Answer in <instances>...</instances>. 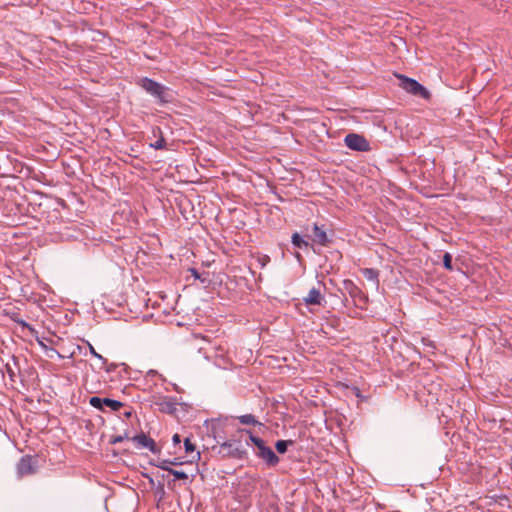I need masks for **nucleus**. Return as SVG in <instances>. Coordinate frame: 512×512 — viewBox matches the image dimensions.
I'll return each instance as SVG.
<instances>
[{"instance_id":"obj_5","label":"nucleus","mask_w":512,"mask_h":512,"mask_svg":"<svg viewBox=\"0 0 512 512\" xmlns=\"http://www.w3.org/2000/svg\"><path fill=\"white\" fill-rule=\"evenodd\" d=\"M344 143L349 149L353 151L368 152L371 150L369 141L363 135L360 134H347L344 138Z\"/></svg>"},{"instance_id":"obj_15","label":"nucleus","mask_w":512,"mask_h":512,"mask_svg":"<svg viewBox=\"0 0 512 512\" xmlns=\"http://www.w3.org/2000/svg\"><path fill=\"white\" fill-rule=\"evenodd\" d=\"M291 242L296 248L299 249L307 248L309 246L308 241L303 239L297 232L292 234Z\"/></svg>"},{"instance_id":"obj_31","label":"nucleus","mask_w":512,"mask_h":512,"mask_svg":"<svg viewBox=\"0 0 512 512\" xmlns=\"http://www.w3.org/2000/svg\"><path fill=\"white\" fill-rule=\"evenodd\" d=\"M156 132H158V133L162 134V133H161V130H160V128H159V127H156V128H154V129H153V134H154V136L156 135Z\"/></svg>"},{"instance_id":"obj_25","label":"nucleus","mask_w":512,"mask_h":512,"mask_svg":"<svg viewBox=\"0 0 512 512\" xmlns=\"http://www.w3.org/2000/svg\"><path fill=\"white\" fill-rule=\"evenodd\" d=\"M190 271H191V274L194 276V278L201 279L199 272L195 268H191Z\"/></svg>"},{"instance_id":"obj_2","label":"nucleus","mask_w":512,"mask_h":512,"mask_svg":"<svg viewBox=\"0 0 512 512\" xmlns=\"http://www.w3.org/2000/svg\"><path fill=\"white\" fill-rule=\"evenodd\" d=\"M240 432L248 434L249 440L256 447L255 455L262 459L268 467H275L279 463V457L275 454L271 447L265 444L263 439L254 435L250 430L244 429L240 430Z\"/></svg>"},{"instance_id":"obj_27","label":"nucleus","mask_w":512,"mask_h":512,"mask_svg":"<svg viewBox=\"0 0 512 512\" xmlns=\"http://www.w3.org/2000/svg\"><path fill=\"white\" fill-rule=\"evenodd\" d=\"M423 342H424L425 345H427V346H429V347H431L433 349L435 348V346H434V344H433V342L431 340L423 339Z\"/></svg>"},{"instance_id":"obj_18","label":"nucleus","mask_w":512,"mask_h":512,"mask_svg":"<svg viewBox=\"0 0 512 512\" xmlns=\"http://www.w3.org/2000/svg\"><path fill=\"white\" fill-rule=\"evenodd\" d=\"M150 147L154 148L155 150H161L166 147V141L164 137L161 135L157 141L150 144Z\"/></svg>"},{"instance_id":"obj_16","label":"nucleus","mask_w":512,"mask_h":512,"mask_svg":"<svg viewBox=\"0 0 512 512\" xmlns=\"http://www.w3.org/2000/svg\"><path fill=\"white\" fill-rule=\"evenodd\" d=\"M289 445H293L292 440H278L275 444V448L278 453L284 454L287 451Z\"/></svg>"},{"instance_id":"obj_22","label":"nucleus","mask_w":512,"mask_h":512,"mask_svg":"<svg viewBox=\"0 0 512 512\" xmlns=\"http://www.w3.org/2000/svg\"><path fill=\"white\" fill-rule=\"evenodd\" d=\"M184 447H185L186 453H192L196 449L195 445L191 442V440L189 438H186L184 440Z\"/></svg>"},{"instance_id":"obj_14","label":"nucleus","mask_w":512,"mask_h":512,"mask_svg":"<svg viewBox=\"0 0 512 512\" xmlns=\"http://www.w3.org/2000/svg\"><path fill=\"white\" fill-rule=\"evenodd\" d=\"M239 422L243 425H261V423L256 419V417L252 414H245L236 417Z\"/></svg>"},{"instance_id":"obj_23","label":"nucleus","mask_w":512,"mask_h":512,"mask_svg":"<svg viewBox=\"0 0 512 512\" xmlns=\"http://www.w3.org/2000/svg\"><path fill=\"white\" fill-rule=\"evenodd\" d=\"M169 465H171V464H170V460H169V459H162V460H160V461L156 464V466H157L158 468H160V469H162V470H165V471H168V469H171V468L169 467Z\"/></svg>"},{"instance_id":"obj_29","label":"nucleus","mask_w":512,"mask_h":512,"mask_svg":"<svg viewBox=\"0 0 512 512\" xmlns=\"http://www.w3.org/2000/svg\"><path fill=\"white\" fill-rule=\"evenodd\" d=\"M170 464L171 465H180V464H182V462L178 461V459L175 458L173 460H170Z\"/></svg>"},{"instance_id":"obj_6","label":"nucleus","mask_w":512,"mask_h":512,"mask_svg":"<svg viewBox=\"0 0 512 512\" xmlns=\"http://www.w3.org/2000/svg\"><path fill=\"white\" fill-rule=\"evenodd\" d=\"M89 404L92 407H94L100 411H103V412L105 411L104 407H108L112 411H119L120 408H122L124 406V403H122L121 401L114 400L111 398H101L98 396L91 397L89 399Z\"/></svg>"},{"instance_id":"obj_21","label":"nucleus","mask_w":512,"mask_h":512,"mask_svg":"<svg viewBox=\"0 0 512 512\" xmlns=\"http://www.w3.org/2000/svg\"><path fill=\"white\" fill-rule=\"evenodd\" d=\"M125 439H129L128 433H125L124 435L113 436L111 437L109 442L110 444L115 445L123 442Z\"/></svg>"},{"instance_id":"obj_20","label":"nucleus","mask_w":512,"mask_h":512,"mask_svg":"<svg viewBox=\"0 0 512 512\" xmlns=\"http://www.w3.org/2000/svg\"><path fill=\"white\" fill-rule=\"evenodd\" d=\"M88 346H89V352H90V354H91L93 357H95V358H97V359L101 360V361H102V363H103L104 365H105V364H107V359H106V358H104L102 355H100L99 353H97V352H96V350H95V348H94L90 343H88Z\"/></svg>"},{"instance_id":"obj_34","label":"nucleus","mask_w":512,"mask_h":512,"mask_svg":"<svg viewBox=\"0 0 512 512\" xmlns=\"http://www.w3.org/2000/svg\"><path fill=\"white\" fill-rule=\"evenodd\" d=\"M196 457H197V459H200V453L199 452L196 453Z\"/></svg>"},{"instance_id":"obj_10","label":"nucleus","mask_w":512,"mask_h":512,"mask_svg":"<svg viewBox=\"0 0 512 512\" xmlns=\"http://www.w3.org/2000/svg\"><path fill=\"white\" fill-rule=\"evenodd\" d=\"M313 240L321 246H327L330 243V239L328 238L325 230L314 224L313 229Z\"/></svg>"},{"instance_id":"obj_32","label":"nucleus","mask_w":512,"mask_h":512,"mask_svg":"<svg viewBox=\"0 0 512 512\" xmlns=\"http://www.w3.org/2000/svg\"><path fill=\"white\" fill-rule=\"evenodd\" d=\"M18 323L24 327H29V325L23 320L19 321Z\"/></svg>"},{"instance_id":"obj_26","label":"nucleus","mask_w":512,"mask_h":512,"mask_svg":"<svg viewBox=\"0 0 512 512\" xmlns=\"http://www.w3.org/2000/svg\"><path fill=\"white\" fill-rule=\"evenodd\" d=\"M260 261H261V265L265 266L266 263L270 261V258L268 256H264L263 258L260 259Z\"/></svg>"},{"instance_id":"obj_24","label":"nucleus","mask_w":512,"mask_h":512,"mask_svg":"<svg viewBox=\"0 0 512 512\" xmlns=\"http://www.w3.org/2000/svg\"><path fill=\"white\" fill-rule=\"evenodd\" d=\"M172 441L175 445H178L181 443V438L179 434H174L172 437Z\"/></svg>"},{"instance_id":"obj_1","label":"nucleus","mask_w":512,"mask_h":512,"mask_svg":"<svg viewBox=\"0 0 512 512\" xmlns=\"http://www.w3.org/2000/svg\"><path fill=\"white\" fill-rule=\"evenodd\" d=\"M137 85L152 96L159 105L172 102L173 97L170 89L151 78L142 77L138 80Z\"/></svg>"},{"instance_id":"obj_8","label":"nucleus","mask_w":512,"mask_h":512,"mask_svg":"<svg viewBox=\"0 0 512 512\" xmlns=\"http://www.w3.org/2000/svg\"><path fill=\"white\" fill-rule=\"evenodd\" d=\"M131 440L135 443L137 448L148 449L153 454L159 453L160 449L156 445V442L148 437L145 433H140L131 438Z\"/></svg>"},{"instance_id":"obj_7","label":"nucleus","mask_w":512,"mask_h":512,"mask_svg":"<svg viewBox=\"0 0 512 512\" xmlns=\"http://www.w3.org/2000/svg\"><path fill=\"white\" fill-rule=\"evenodd\" d=\"M37 461L30 455L23 456L17 463V474L20 477L32 475L36 472Z\"/></svg>"},{"instance_id":"obj_17","label":"nucleus","mask_w":512,"mask_h":512,"mask_svg":"<svg viewBox=\"0 0 512 512\" xmlns=\"http://www.w3.org/2000/svg\"><path fill=\"white\" fill-rule=\"evenodd\" d=\"M443 266L445 269H447L449 271L453 270L452 256H451V254H449L447 252L443 255Z\"/></svg>"},{"instance_id":"obj_9","label":"nucleus","mask_w":512,"mask_h":512,"mask_svg":"<svg viewBox=\"0 0 512 512\" xmlns=\"http://www.w3.org/2000/svg\"><path fill=\"white\" fill-rule=\"evenodd\" d=\"M306 305H324L326 303L325 297L322 295L318 288H311L308 295L303 298Z\"/></svg>"},{"instance_id":"obj_4","label":"nucleus","mask_w":512,"mask_h":512,"mask_svg":"<svg viewBox=\"0 0 512 512\" xmlns=\"http://www.w3.org/2000/svg\"><path fill=\"white\" fill-rule=\"evenodd\" d=\"M395 76L399 80V87L406 92L423 99H428L430 97V92L415 79L402 74H395Z\"/></svg>"},{"instance_id":"obj_12","label":"nucleus","mask_w":512,"mask_h":512,"mask_svg":"<svg viewBox=\"0 0 512 512\" xmlns=\"http://www.w3.org/2000/svg\"><path fill=\"white\" fill-rule=\"evenodd\" d=\"M345 290L349 293L352 298H357L362 296L361 290L352 280H344L343 282Z\"/></svg>"},{"instance_id":"obj_11","label":"nucleus","mask_w":512,"mask_h":512,"mask_svg":"<svg viewBox=\"0 0 512 512\" xmlns=\"http://www.w3.org/2000/svg\"><path fill=\"white\" fill-rule=\"evenodd\" d=\"M363 277L371 281L375 284V286H379V271L373 268H364L361 270Z\"/></svg>"},{"instance_id":"obj_13","label":"nucleus","mask_w":512,"mask_h":512,"mask_svg":"<svg viewBox=\"0 0 512 512\" xmlns=\"http://www.w3.org/2000/svg\"><path fill=\"white\" fill-rule=\"evenodd\" d=\"M157 405L163 413L174 414L177 411L176 403L170 400L161 401Z\"/></svg>"},{"instance_id":"obj_19","label":"nucleus","mask_w":512,"mask_h":512,"mask_svg":"<svg viewBox=\"0 0 512 512\" xmlns=\"http://www.w3.org/2000/svg\"><path fill=\"white\" fill-rule=\"evenodd\" d=\"M168 472L172 474L175 479L186 480L188 478V475L184 471L168 469Z\"/></svg>"},{"instance_id":"obj_33","label":"nucleus","mask_w":512,"mask_h":512,"mask_svg":"<svg viewBox=\"0 0 512 512\" xmlns=\"http://www.w3.org/2000/svg\"><path fill=\"white\" fill-rule=\"evenodd\" d=\"M7 371L9 373L10 377H12L13 376V372H12V369L9 367V365H7Z\"/></svg>"},{"instance_id":"obj_3","label":"nucleus","mask_w":512,"mask_h":512,"mask_svg":"<svg viewBox=\"0 0 512 512\" xmlns=\"http://www.w3.org/2000/svg\"><path fill=\"white\" fill-rule=\"evenodd\" d=\"M218 454L222 458L245 460L248 458L247 450L243 447L240 440L229 439L219 443Z\"/></svg>"},{"instance_id":"obj_30","label":"nucleus","mask_w":512,"mask_h":512,"mask_svg":"<svg viewBox=\"0 0 512 512\" xmlns=\"http://www.w3.org/2000/svg\"><path fill=\"white\" fill-rule=\"evenodd\" d=\"M115 367H116V366H115L114 364H111L109 367L105 368V370H106L107 372H111V371H113V370L115 369Z\"/></svg>"},{"instance_id":"obj_28","label":"nucleus","mask_w":512,"mask_h":512,"mask_svg":"<svg viewBox=\"0 0 512 512\" xmlns=\"http://www.w3.org/2000/svg\"><path fill=\"white\" fill-rule=\"evenodd\" d=\"M125 418H130L132 416V410H127L123 413Z\"/></svg>"}]
</instances>
